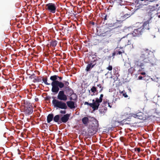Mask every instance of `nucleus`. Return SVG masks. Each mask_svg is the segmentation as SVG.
<instances>
[{
	"label": "nucleus",
	"instance_id": "22",
	"mask_svg": "<svg viewBox=\"0 0 160 160\" xmlns=\"http://www.w3.org/2000/svg\"><path fill=\"white\" fill-rule=\"evenodd\" d=\"M58 43V41L56 40L52 41L50 42V46L55 47Z\"/></svg>",
	"mask_w": 160,
	"mask_h": 160
},
{
	"label": "nucleus",
	"instance_id": "45",
	"mask_svg": "<svg viewBox=\"0 0 160 160\" xmlns=\"http://www.w3.org/2000/svg\"><path fill=\"white\" fill-rule=\"evenodd\" d=\"M150 1L151 2H152V1Z\"/></svg>",
	"mask_w": 160,
	"mask_h": 160
},
{
	"label": "nucleus",
	"instance_id": "11",
	"mask_svg": "<svg viewBox=\"0 0 160 160\" xmlns=\"http://www.w3.org/2000/svg\"><path fill=\"white\" fill-rule=\"evenodd\" d=\"M70 114L68 113L64 115L60 118L59 123H66L69 120Z\"/></svg>",
	"mask_w": 160,
	"mask_h": 160
},
{
	"label": "nucleus",
	"instance_id": "31",
	"mask_svg": "<svg viewBox=\"0 0 160 160\" xmlns=\"http://www.w3.org/2000/svg\"><path fill=\"white\" fill-rule=\"evenodd\" d=\"M124 145H130V142L126 138V140L124 142Z\"/></svg>",
	"mask_w": 160,
	"mask_h": 160
},
{
	"label": "nucleus",
	"instance_id": "5",
	"mask_svg": "<svg viewBox=\"0 0 160 160\" xmlns=\"http://www.w3.org/2000/svg\"><path fill=\"white\" fill-rule=\"evenodd\" d=\"M52 104L54 107L57 108L66 109L67 106L66 103L62 101L56 99H53L52 101Z\"/></svg>",
	"mask_w": 160,
	"mask_h": 160
},
{
	"label": "nucleus",
	"instance_id": "15",
	"mask_svg": "<svg viewBox=\"0 0 160 160\" xmlns=\"http://www.w3.org/2000/svg\"><path fill=\"white\" fill-rule=\"evenodd\" d=\"M124 52V51L121 50V48H119L118 50L116 49L115 51L113 53V55H122V53Z\"/></svg>",
	"mask_w": 160,
	"mask_h": 160
},
{
	"label": "nucleus",
	"instance_id": "2",
	"mask_svg": "<svg viewBox=\"0 0 160 160\" xmlns=\"http://www.w3.org/2000/svg\"><path fill=\"white\" fill-rule=\"evenodd\" d=\"M145 55H147L148 52L145 50H143L141 52V56H140L138 60L136 62L135 64L137 66L142 67L143 66L146 62H148L149 61L152 65H154V63H152L155 60V58L152 57L151 59L148 60V58H145Z\"/></svg>",
	"mask_w": 160,
	"mask_h": 160
},
{
	"label": "nucleus",
	"instance_id": "16",
	"mask_svg": "<svg viewBox=\"0 0 160 160\" xmlns=\"http://www.w3.org/2000/svg\"><path fill=\"white\" fill-rule=\"evenodd\" d=\"M53 118V114H49L47 117V121L48 123L52 121Z\"/></svg>",
	"mask_w": 160,
	"mask_h": 160
},
{
	"label": "nucleus",
	"instance_id": "20",
	"mask_svg": "<svg viewBox=\"0 0 160 160\" xmlns=\"http://www.w3.org/2000/svg\"><path fill=\"white\" fill-rule=\"evenodd\" d=\"M82 121L83 123L86 126L88 125L89 122V119L87 117H85L83 118L82 119Z\"/></svg>",
	"mask_w": 160,
	"mask_h": 160
},
{
	"label": "nucleus",
	"instance_id": "12",
	"mask_svg": "<svg viewBox=\"0 0 160 160\" xmlns=\"http://www.w3.org/2000/svg\"><path fill=\"white\" fill-rule=\"evenodd\" d=\"M143 114L142 112H139L136 114L132 113L131 114V117L135 118H138L140 119H143Z\"/></svg>",
	"mask_w": 160,
	"mask_h": 160
},
{
	"label": "nucleus",
	"instance_id": "40",
	"mask_svg": "<svg viewBox=\"0 0 160 160\" xmlns=\"http://www.w3.org/2000/svg\"><path fill=\"white\" fill-rule=\"evenodd\" d=\"M128 64H129V63H127V62H125V64H124V65L126 67H128V66L127 65Z\"/></svg>",
	"mask_w": 160,
	"mask_h": 160
},
{
	"label": "nucleus",
	"instance_id": "42",
	"mask_svg": "<svg viewBox=\"0 0 160 160\" xmlns=\"http://www.w3.org/2000/svg\"><path fill=\"white\" fill-rule=\"evenodd\" d=\"M141 74L142 75H145V73L144 72H141Z\"/></svg>",
	"mask_w": 160,
	"mask_h": 160
},
{
	"label": "nucleus",
	"instance_id": "17",
	"mask_svg": "<svg viewBox=\"0 0 160 160\" xmlns=\"http://www.w3.org/2000/svg\"><path fill=\"white\" fill-rule=\"evenodd\" d=\"M129 15L128 14H125L123 16H121V19L119 20H117V22H122L125 19H126L127 18L129 17Z\"/></svg>",
	"mask_w": 160,
	"mask_h": 160
},
{
	"label": "nucleus",
	"instance_id": "13",
	"mask_svg": "<svg viewBox=\"0 0 160 160\" xmlns=\"http://www.w3.org/2000/svg\"><path fill=\"white\" fill-rule=\"evenodd\" d=\"M69 108L70 109H74L76 108L75 105H76V103H75V102L72 101H67L66 102Z\"/></svg>",
	"mask_w": 160,
	"mask_h": 160
},
{
	"label": "nucleus",
	"instance_id": "27",
	"mask_svg": "<svg viewBox=\"0 0 160 160\" xmlns=\"http://www.w3.org/2000/svg\"><path fill=\"white\" fill-rule=\"evenodd\" d=\"M42 80L43 81V82L45 84L47 85H50V83H48L47 82L48 80V78L47 77H43L42 78Z\"/></svg>",
	"mask_w": 160,
	"mask_h": 160
},
{
	"label": "nucleus",
	"instance_id": "28",
	"mask_svg": "<svg viewBox=\"0 0 160 160\" xmlns=\"http://www.w3.org/2000/svg\"><path fill=\"white\" fill-rule=\"evenodd\" d=\"M93 68L92 67V65L90 64V63L88 64L87 65L86 68V70L87 72L89 71L91 68Z\"/></svg>",
	"mask_w": 160,
	"mask_h": 160
},
{
	"label": "nucleus",
	"instance_id": "33",
	"mask_svg": "<svg viewBox=\"0 0 160 160\" xmlns=\"http://www.w3.org/2000/svg\"><path fill=\"white\" fill-rule=\"evenodd\" d=\"M106 69L109 71H111L112 69V66L109 65V66Z\"/></svg>",
	"mask_w": 160,
	"mask_h": 160
},
{
	"label": "nucleus",
	"instance_id": "24",
	"mask_svg": "<svg viewBox=\"0 0 160 160\" xmlns=\"http://www.w3.org/2000/svg\"><path fill=\"white\" fill-rule=\"evenodd\" d=\"M97 86L98 87H98L97 88V90L99 91L98 92H101L103 89V87H102V85L100 84L97 85Z\"/></svg>",
	"mask_w": 160,
	"mask_h": 160
},
{
	"label": "nucleus",
	"instance_id": "30",
	"mask_svg": "<svg viewBox=\"0 0 160 160\" xmlns=\"http://www.w3.org/2000/svg\"><path fill=\"white\" fill-rule=\"evenodd\" d=\"M41 81V79L39 78L38 77H37L36 78H34L33 80L34 82H38Z\"/></svg>",
	"mask_w": 160,
	"mask_h": 160
},
{
	"label": "nucleus",
	"instance_id": "38",
	"mask_svg": "<svg viewBox=\"0 0 160 160\" xmlns=\"http://www.w3.org/2000/svg\"><path fill=\"white\" fill-rule=\"evenodd\" d=\"M34 99H35V101L36 102H37V101H38V98H35Z\"/></svg>",
	"mask_w": 160,
	"mask_h": 160
},
{
	"label": "nucleus",
	"instance_id": "37",
	"mask_svg": "<svg viewBox=\"0 0 160 160\" xmlns=\"http://www.w3.org/2000/svg\"><path fill=\"white\" fill-rule=\"evenodd\" d=\"M58 78L60 80H61L62 79V78L61 77L58 76Z\"/></svg>",
	"mask_w": 160,
	"mask_h": 160
},
{
	"label": "nucleus",
	"instance_id": "35",
	"mask_svg": "<svg viewBox=\"0 0 160 160\" xmlns=\"http://www.w3.org/2000/svg\"><path fill=\"white\" fill-rule=\"evenodd\" d=\"M60 113L61 114H65L66 113V110H61Z\"/></svg>",
	"mask_w": 160,
	"mask_h": 160
},
{
	"label": "nucleus",
	"instance_id": "7",
	"mask_svg": "<svg viewBox=\"0 0 160 160\" xmlns=\"http://www.w3.org/2000/svg\"><path fill=\"white\" fill-rule=\"evenodd\" d=\"M23 112L26 115H29L32 113V107L30 103L27 102L24 103Z\"/></svg>",
	"mask_w": 160,
	"mask_h": 160
},
{
	"label": "nucleus",
	"instance_id": "23",
	"mask_svg": "<svg viewBox=\"0 0 160 160\" xmlns=\"http://www.w3.org/2000/svg\"><path fill=\"white\" fill-rule=\"evenodd\" d=\"M67 91H68V92H69V94H70V92H69L68 91V90H67ZM73 94L75 96V98H72V97H70L69 98V100H70V101H72V100H73V101H75L77 100V96L76 94L75 93H73H73H72V94L71 95ZM69 95L70 96V95L69 94Z\"/></svg>",
	"mask_w": 160,
	"mask_h": 160
},
{
	"label": "nucleus",
	"instance_id": "14",
	"mask_svg": "<svg viewBox=\"0 0 160 160\" xmlns=\"http://www.w3.org/2000/svg\"><path fill=\"white\" fill-rule=\"evenodd\" d=\"M101 18L104 20L105 22L106 20L110 19V15L106 14L105 13L101 14Z\"/></svg>",
	"mask_w": 160,
	"mask_h": 160
},
{
	"label": "nucleus",
	"instance_id": "43",
	"mask_svg": "<svg viewBox=\"0 0 160 160\" xmlns=\"http://www.w3.org/2000/svg\"><path fill=\"white\" fill-rule=\"evenodd\" d=\"M130 70V69H128V72H129V70Z\"/></svg>",
	"mask_w": 160,
	"mask_h": 160
},
{
	"label": "nucleus",
	"instance_id": "21",
	"mask_svg": "<svg viewBox=\"0 0 160 160\" xmlns=\"http://www.w3.org/2000/svg\"><path fill=\"white\" fill-rule=\"evenodd\" d=\"M91 90L93 94L96 92V95H97L98 93V90H97V88L95 86H93L91 88Z\"/></svg>",
	"mask_w": 160,
	"mask_h": 160
},
{
	"label": "nucleus",
	"instance_id": "19",
	"mask_svg": "<svg viewBox=\"0 0 160 160\" xmlns=\"http://www.w3.org/2000/svg\"><path fill=\"white\" fill-rule=\"evenodd\" d=\"M60 115H55L54 117H53V121L54 122H57L58 124H60V123H59L60 121Z\"/></svg>",
	"mask_w": 160,
	"mask_h": 160
},
{
	"label": "nucleus",
	"instance_id": "39",
	"mask_svg": "<svg viewBox=\"0 0 160 160\" xmlns=\"http://www.w3.org/2000/svg\"><path fill=\"white\" fill-rule=\"evenodd\" d=\"M90 23L92 25H94L95 24L94 22H90Z\"/></svg>",
	"mask_w": 160,
	"mask_h": 160
},
{
	"label": "nucleus",
	"instance_id": "26",
	"mask_svg": "<svg viewBox=\"0 0 160 160\" xmlns=\"http://www.w3.org/2000/svg\"><path fill=\"white\" fill-rule=\"evenodd\" d=\"M129 119V118H126L125 119H123L122 122H123L122 123H123V124H130V121L128 120Z\"/></svg>",
	"mask_w": 160,
	"mask_h": 160
},
{
	"label": "nucleus",
	"instance_id": "6",
	"mask_svg": "<svg viewBox=\"0 0 160 160\" xmlns=\"http://www.w3.org/2000/svg\"><path fill=\"white\" fill-rule=\"evenodd\" d=\"M57 8V4L55 3H49L45 5V9L49 12L52 13H55Z\"/></svg>",
	"mask_w": 160,
	"mask_h": 160
},
{
	"label": "nucleus",
	"instance_id": "36",
	"mask_svg": "<svg viewBox=\"0 0 160 160\" xmlns=\"http://www.w3.org/2000/svg\"><path fill=\"white\" fill-rule=\"evenodd\" d=\"M142 77L141 76H139L138 77V79L139 80H141L142 79Z\"/></svg>",
	"mask_w": 160,
	"mask_h": 160
},
{
	"label": "nucleus",
	"instance_id": "18",
	"mask_svg": "<svg viewBox=\"0 0 160 160\" xmlns=\"http://www.w3.org/2000/svg\"><path fill=\"white\" fill-rule=\"evenodd\" d=\"M113 3L118 5H122L124 4L122 0H113Z\"/></svg>",
	"mask_w": 160,
	"mask_h": 160
},
{
	"label": "nucleus",
	"instance_id": "10",
	"mask_svg": "<svg viewBox=\"0 0 160 160\" xmlns=\"http://www.w3.org/2000/svg\"><path fill=\"white\" fill-rule=\"evenodd\" d=\"M57 98L59 100L63 101H66L68 98L67 95L65 94L63 90L59 91Z\"/></svg>",
	"mask_w": 160,
	"mask_h": 160
},
{
	"label": "nucleus",
	"instance_id": "3",
	"mask_svg": "<svg viewBox=\"0 0 160 160\" xmlns=\"http://www.w3.org/2000/svg\"><path fill=\"white\" fill-rule=\"evenodd\" d=\"M103 97V95L102 94L100 95L99 98H96L95 99H93L92 100V103H89L88 102H84V105H87L92 108L93 111L97 110L99 108V107L102 101V98Z\"/></svg>",
	"mask_w": 160,
	"mask_h": 160
},
{
	"label": "nucleus",
	"instance_id": "34",
	"mask_svg": "<svg viewBox=\"0 0 160 160\" xmlns=\"http://www.w3.org/2000/svg\"><path fill=\"white\" fill-rule=\"evenodd\" d=\"M36 77V76H35V74H32L29 77V78L32 79V78L35 77Z\"/></svg>",
	"mask_w": 160,
	"mask_h": 160
},
{
	"label": "nucleus",
	"instance_id": "32",
	"mask_svg": "<svg viewBox=\"0 0 160 160\" xmlns=\"http://www.w3.org/2000/svg\"><path fill=\"white\" fill-rule=\"evenodd\" d=\"M120 139L121 141L123 142H124L126 140V138L123 137H120Z\"/></svg>",
	"mask_w": 160,
	"mask_h": 160
},
{
	"label": "nucleus",
	"instance_id": "29",
	"mask_svg": "<svg viewBox=\"0 0 160 160\" xmlns=\"http://www.w3.org/2000/svg\"><path fill=\"white\" fill-rule=\"evenodd\" d=\"M120 93L122 94V96H124L125 98H127L128 97V96L126 94V93L125 92V91L124 90L121 91H119Z\"/></svg>",
	"mask_w": 160,
	"mask_h": 160
},
{
	"label": "nucleus",
	"instance_id": "8",
	"mask_svg": "<svg viewBox=\"0 0 160 160\" xmlns=\"http://www.w3.org/2000/svg\"><path fill=\"white\" fill-rule=\"evenodd\" d=\"M93 124L94 125L92 126V127H90L88 129V133L91 135L94 134L97 132L98 126V121L95 120L93 122Z\"/></svg>",
	"mask_w": 160,
	"mask_h": 160
},
{
	"label": "nucleus",
	"instance_id": "9",
	"mask_svg": "<svg viewBox=\"0 0 160 160\" xmlns=\"http://www.w3.org/2000/svg\"><path fill=\"white\" fill-rule=\"evenodd\" d=\"M102 106H100L99 108V111L101 114H104L107 110V108L104 106H108L110 108H112V105H110L109 101L104 100L102 102Z\"/></svg>",
	"mask_w": 160,
	"mask_h": 160
},
{
	"label": "nucleus",
	"instance_id": "41",
	"mask_svg": "<svg viewBox=\"0 0 160 160\" xmlns=\"http://www.w3.org/2000/svg\"><path fill=\"white\" fill-rule=\"evenodd\" d=\"M138 152H139L140 151V149L139 148H138L137 149Z\"/></svg>",
	"mask_w": 160,
	"mask_h": 160
},
{
	"label": "nucleus",
	"instance_id": "25",
	"mask_svg": "<svg viewBox=\"0 0 160 160\" xmlns=\"http://www.w3.org/2000/svg\"><path fill=\"white\" fill-rule=\"evenodd\" d=\"M97 61L98 59L96 58L95 59H94L93 60H92L90 61L89 63L92 65V67H94V66L96 65V62Z\"/></svg>",
	"mask_w": 160,
	"mask_h": 160
},
{
	"label": "nucleus",
	"instance_id": "1",
	"mask_svg": "<svg viewBox=\"0 0 160 160\" xmlns=\"http://www.w3.org/2000/svg\"><path fill=\"white\" fill-rule=\"evenodd\" d=\"M58 77V76L54 75L50 77V79L52 81L51 84L52 87V92L57 93L58 92L59 88H62L64 87L66 90H68L69 92H70L69 95H71L73 93V90L70 88L69 86H68L69 82L68 81H64L63 83L57 80Z\"/></svg>",
	"mask_w": 160,
	"mask_h": 160
},
{
	"label": "nucleus",
	"instance_id": "44",
	"mask_svg": "<svg viewBox=\"0 0 160 160\" xmlns=\"http://www.w3.org/2000/svg\"><path fill=\"white\" fill-rule=\"evenodd\" d=\"M116 23H117V22H116V23H114V24L116 25Z\"/></svg>",
	"mask_w": 160,
	"mask_h": 160
},
{
	"label": "nucleus",
	"instance_id": "4",
	"mask_svg": "<svg viewBox=\"0 0 160 160\" xmlns=\"http://www.w3.org/2000/svg\"><path fill=\"white\" fill-rule=\"evenodd\" d=\"M147 22H145L144 24L142 23H138V25L136 28L134 29L133 31L132 32V34L133 36H138L141 34V33L143 31L144 27L148 24Z\"/></svg>",
	"mask_w": 160,
	"mask_h": 160
}]
</instances>
